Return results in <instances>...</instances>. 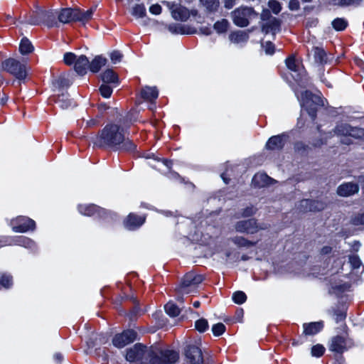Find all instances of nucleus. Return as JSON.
Returning <instances> with one entry per match:
<instances>
[{"instance_id": "obj_12", "label": "nucleus", "mask_w": 364, "mask_h": 364, "mask_svg": "<svg viewBox=\"0 0 364 364\" xmlns=\"http://www.w3.org/2000/svg\"><path fill=\"white\" fill-rule=\"evenodd\" d=\"M145 222V217L130 213L124 220V227L129 230H134L141 226Z\"/></svg>"}, {"instance_id": "obj_48", "label": "nucleus", "mask_w": 364, "mask_h": 364, "mask_svg": "<svg viewBox=\"0 0 364 364\" xmlns=\"http://www.w3.org/2000/svg\"><path fill=\"white\" fill-rule=\"evenodd\" d=\"M41 11L36 13L35 16H30L28 18L26 21L28 23L32 24V25H38L39 23L43 21V16L41 15Z\"/></svg>"}, {"instance_id": "obj_10", "label": "nucleus", "mask_w": 364, "mask_h": 364, "mask_svg": "<svg viewBox=\"0 0 364 364\" xmlns=\"http://www.w3.org/2000/svg\"><path fill=\"white\" fill-rule=\"evenodd\" d=\"M136 337V333L133 330H127L122 333L117 334L112 340V343L117 348H121L127 344L133 342Z\"/></svg>"}, {"instance_id": "obj_17", "label": "nucleus", "mask_w": 364, "mask_h": 364, "mask_svg": "<svg viewBox=\"0 0 364 364\" xmlns=\"http://www.w3.org/2000/svg\"><path fill=\"white\" fill-rule=\"evenodd\" d=\"M274 182L276 181L273 178L264 173L255 174L252 181L253 186L259 188L269 186Z\"/></svg>"}, {"instance_id": "obj_53", "label": "nucleus", "mask_w": 364, "mask_h": 364, "mask_svg": "<svg viewBox=\"0 0 364 364\" xmlns=\"http://www.w3.org/2000/svg\"><path fill=\"white\" fill-rule=\"evenodd\" d=\"M269 6L275 14H277L281 11L280 4L275 0L269 1Z\"/></svg>"}, {"instance_id": "obj_5", "label": "nucleus", "mask_w": 364, "mask_h": 364, "mask_svg": "<svg viewBox=\"0 0 364 364\" xmlns=\"http://www.w3.org/2000/svg\"><path fill=\"white\" fill-rule=\"evenodd\" d=\"M2 68L18 80H23L26 77V65L14 58H9L4 60L2 63Z\"/></svg>"}, {"instance_id": "obj_26", "label": "nucleus", "mask_w": 364, "mask_h": 364, "mask_svg": "<svg viewBox=\"0 0 364 364\" xmlns=\"http://www.w3.org/2000/svg\"><path fill=\"white\" fill-rule=\"evenodd\" d=\"M323 328L322 322H314L304 325V332L306 335H314Z\"/></svg>"}, {"instance_id": "obj_9", "label": "nucleus", "mask_w": 364, "mask_h": 364, "mask_svg": "<svg viewBox=\"0 0 364 364\" xmlns=\"http://www.w3.org/2000/svg\"><path fill=\"white\" fill-rule=\"evenodd\" d=\"M10 225L16 232H26L35 228V222L24 216H18L11 220Z\"/></svg>"}, {"instance_id": "obj_15", "label": "nucleus", "mask_w": 364, "mask_h": 364, "mask_svg": "<svg viewBox=\"0 0 364 364\" xmlns=\"http://www.w3.org/2000/svg\"><path fill=\"white\" fill-rule=\"evenodd\" d=\"M169 9L171 11V15L173 18L178 21H184L188 17V14L187 10L178 4H171L168 3Z\"/></svg>"}, {"instance_id": "obj_46", "label": "nucleus", "mask_w": 364, "mask_h": 364, "mask_svg": "<svg viewBox=\"0 0 364 364\" xmlns=\"http://www.w3.org/2000/svg\"><path fill=\"white\" fill-rule=\"evenodd\" d=\"M362 0H339L338 5L340 6H358L360 5Z\"/></svg>"}, {"instance_id": "obj_24", "label": "nucleus", "mask_w": 364, "mask_h": 364, "mask_svg": "<svg viewBox=\"0 0 364 364\" xmlns=\"http://www.w3.org/2000/svg\"><path fill=\"white\" fill-rule=\"evenodd\" d=\"M41 15L43 16V21L49 27L58 26V22L55 20L58 18V11H41Z\"/></svg>"}, {"instance_id": "obj_42", "label": "nucleus", "mask_w": 364, "mask_h": 364, "mask_svg": "<svg viewBox=\"0 0 364 364\" xmlns=\"http://www.w3.org/2000/svg\"><path fill=\"white\" fill-rule=\"evenodd\" d=\"M232 299L236 304H242L246 301L247 296L243 291H238L233 294Z\"/></svg>"}, {"instance_id": "obj_58", "label": "nucleus", "mask_w": 364, "mask_h": 364, "mask_svg": "<svg viewBox=\"0 0 364 364\" xmlns=\"http://www.w3.org/2000/svg\"><path fill=\"white\" fill-rule=\"evenodd\" d=\"M149 11L153 14L158 15L161 12V7L159 4L152 5L149 8Z\"/></svg>"}, {"instance_id": "obj_56", "label": "nucleus", "mask_w": 364, "mask_h": 364, "mask_svg": "<svg viewBox=\"0 0 364 364\" xmlns=\"http://www.w3.org/2000/svg\"><path fill=\"white\" fill-rule=\"evenodd\" d=\"M300 206L302 210L309 211V206H312V200L308 199L302 200L300 202Z\"/></svg>"}, {"instance_id": "obj_14", "label": "nucleus", "mask_w": 364, "mask_h": 364, "mask_svg": "<svg viewBox=\"0 0 364 364\" xmlns=\"http://www.w3.org/2000/svg\"><path fill=\"white\" fill-rule=\"evenodd\" d=\"M78 210L81 214L87 216L93 215L95 213L98 214L100 216H102L106 212L104 209L93 204L79 205Z\"/></svg>"}, {"instance_id": "obj_2", "label": "nucleus", "mask_w": 364, "mask_h": 364, "mask_svg": "<svg viewBox=\"0 0 364 364\" xmlns=\"http://www.w3.org/2000/svg\"><path fill=\"white\" fill-rule=\"evenodd\" d=\"M94 146L114 150L133 151L136 146L125 136L124 128L119 124L106 125L97 135L91 138Z\"/></svg>"}, {"instance_id": "obj_40", "label": "nucleus", "mask_w": 364, "mask_h": 364, "mask_svg": "<svg viewBox=\"0 0 364 364\" xmlns=\"http://www.w3.org/2000/svg\"><path fill=\"white\" fill-rule=\"evenodd\" d=\"M200 1L209 11H215L219 5V0H200Z\"/></svg>"}, {"instance_id": "obj_11", "label": "nucleus", "mask_w": 364, "mask_h": 364, "mask_svg": "<svg viewBox=\"0 0 364 364\" xmlns=\"http://www.w3.org/2000/svg\"><path fill=\"white\" fill-rule=\"evenodd\" d=\"M235 228L237 232L254 233L258 230V226L254 219H249L237 222Z\"/></svg>"}, {"instance_id": "obj_34", "label": "nucleus", "mask_w": 364, "mask_h": 364, "mask_svg": "<svg viewBox=\"0 0 364 364\" xmlns=\"http://www.w3.org/2000/svg\"><path fill=\"white\" fill-rule=\"evenodd\" d=\"M53 86L56 88H63L68 87L70 85V82L65 75H60L55 78L53 82Z\"/></svg>"}, {"instance_id": "obj_52", "label": "nucleus", "mask_w": 364, "mask_h": 364, "mask_svg": "<svg viewBox=\"0 0 364 364\" xmlns=\"http://www.w3.org/2000/svg\"><path fill=\"white\" fill-rule=\"evenodd\" d=\"M233 242L238 245V246H249V245H252V243L251 242H249L247 240H246L245 238L243 237H236L233 239Z\"/></svg>"}, {"instance_id": "obj_63", "label": "nucleus", "mask_w": 364, "mask_h": 364, "mask_svg": "<svg viewBox=\"0 0 364 364\" xmlns=\"http://www.w3.org/2000/svg\"><path fill=\"white\" fill-rule=\"evenodd\" d=\"M346 317V314L343 312H340L336 314V322H339L342 320H343Z\"/></svg>"}, {"instance_id": "obj_27", "label": "nucleus", "mask_w": 364, "mask_h": 364, "mask_svg": "<svg viewBox=\"0 0 364 364\" xmlns=\"http://www.w3.org/2000/svg\"><path fill=\"white\" fill-rule=\"evenodd\" d=\"M107 63V59L100 55L96 56L90 63L89 68L92 73H97Z\"/></svg>"}, {"instance_id": "obj_60", "label": "nucleus", "mask_w": 364, "mask_h": 364, "mask_svg": "<svg viewBox=\"0 0 364 364\" xmlns=\"http://www.w3.org/2000/svg\"><path fill=\"white\" fill-rule=\"evenodd\" d=\"M299 2L297 0H291L289 2V9L292 11H296L299 9Z\"/></svg>"}, {"instance_id": "obj_36", "label": "nucleus", "mask_w": 364, "mask_h": 364, "mask_svg": "<svg viewBox=\"0 0 364 364\" xmlns=\"http://www.w3.org/2000/svg\"><path fill=\"white\" fill-rule=\"evenodd\" d=\"M75 11H77V16L75 21H86L92 18V10L89 9L86 11H81L78 9H75Z\"/></svg>"}, {"instance_id": "obj_62", "label": "nucleus", "mask_w": 364, "mask_h": 364, "mask_svg": "<svg viewBox=\"0 0 364 364\" xmlns=\"http://www.w3.org/2000/svg\"><path fill=\"white\" fill-rule=\"evenodd\" d=\"M224 4L226 9H232L235 6V0H224Z\"/></svg>"}, {"instance_id": "obj_33", "label": "nucleus", "mask_w": 364, "mask_h": 364, "mask_svg": "<svg viewBox=\"0 0 364 364\" xmlns=\"http://www.w3.org/2000/svg\"><path fill=\"white\" fill-rule=\"evenodd\" d=\"M164 309L170 316L175 317L179 315L181 309L173 302H168L164 306Z\"/></svg>"}, {"instance_id": "obj_3", "label": "nucleus", "mask_w": 364, "mask_h": 364, "mask_svg": "<svg viewBox=\"0 0 364 364\" xmlns=\"http://www.w3.org/2000/svg\"><path fill=\"white\" fill-rule=\"evenodd\" d=\"M301 107L306 110L311 119L316 117L318 107L323 106V101L319 95H313L306 90L301 92Z\"/></svg>"}, {"instance_id": "obj_32", "label": "nucleus", "mask_w": 364, "mask_h": 364, "mask_svg": "<svg viewBox=\"0 0 364 364\" xmlns=\"http://www.w3.org/2000/svg\"><path fill=\"white\" fill-rule=\"evenodd\" d=\"M55 102L63 109H67L72 105V100L66 94L58 95L55 100Z\"/></svg>"}, {"instance_id": "obj_8", "label": "nucleus", "mask_w": 364, "mask_h": 364, "mask_svg": "<svg viewBox=\"0 0 364 364\" xmlns=\"http://www.w3.org/2000/svg\"><path fill=\"white\" fill-rule=\"evenodd\" d=\"M185 360L187 364H203V357L201 349L196 346L189 344L184 349Z\"/></svg>"}, {"instance_id": "obj_20", "label": "nucleus", "mask_w": 364, "mask_h": 364, "mask_svg": "<svg viewBox=\"0 0 364 364\" xmlns=\"http://www.w3.org/2000/svg\"><path fill=\"white\" fill-rule=\"evenodd\" d=\"M358 191V186L353 183H346L341 185L337 190L339 196L343 197L350 196Z\"/></svg>"}, {"instance_id": "obj_25", "label": "nucleus", "mask_w": 364, "mask_h": 364, "mask_svg": "<svg viewBox=\"0 0 364 364\" xmlns=\"http://www.w3.org/2000/svg\"><path fill=\"white\" fill-rule=\"evenodd\" d=\"M345 348V340L341 336L333 338L330 346V350L336 353L343 352Z\"/></svg>"}, {"instance_id": "obj_44", "label": "nucleus", "mask_w": 364, "mask_h": 364, "mask_svg": "<svg viewBox=\"0 0 364 364\" xmlns=\"http://www.w3.org/2000/svg\"><path fill=\"white\" fill-rule=\"evenodd\" d=\"M324 352L325 348L321 344H317L311 348V353L312 356L320 357L324 353Z\"/></svg>"}, {"instance_id": "obj_43", "label": "nucleus", "mask_w": 364, "mask_h": 364, "mask_svg": "<svg viewBox=\"0 0 364 364\" xmlns=\"http://www.w3.org/2000/svg\"><path fill=\"white\" fill-rule=\"evenodd\" d=\"M195 326L200 332L205 331L208 328V321L205 318H200L196 321Z\"/></svg>"}, {"instance_id": "obj_39", "label": "nucleus", "mask_w": 364, "mask_h": 364, "mask_svg": "<svg viewBox=\"0 0 364 364\" xmlns=\"http://www.w3.org/2000/svg\"><path fill=\"white\" fill-rule=\"evenodd\" d=\"M132 14L137 18H143L146 14V9L141 4H136L132 8Z\"/></svg>"}, {"instance_id": "obj_45", "label": "nucleus", "mask_w": 364, "mask_h": 364, "mask_svg": "<svg viewBox=\"0 0 364 364\" xmlns=\"http://www.w3.org/2000/svg\"><path fill=\"white\" fill-rule=\"evenodd\" d=\"M225 331V326L222 323H218L213 326L212 331L214 336H219L222 335Z\"/></svg>"}, {"instance_id": "obj_35", "label": "nucleus", "mask_w": 364, "mask_h": 364, "mask_svg": "<svg viewBox=\"0 0 364 364\" xmlns=\"http://www.w3.org/2000/svg\"><path fill=\"white\" fill-rule=\"evenodd\" d=\"M33 50L31 43L27 38H23L19 46L21 54L25 55L31 53Z\"/></svg>"}, {"instance_id": "obj_19", "label": "nucleus", "mask_w": 364, "mask_h": 364, "mask_svg": "<svg viewBox=\"0 0 364 364\" xmlns=\"http://www.w3.org/2000/svg\"><path fill=\"white\" fill-rule=\"evenodd\" d=\"M286 139L287 136L284 134L272 136L268 140L266 146L271 150L280 149L284 146Z\"/></svg>"}, {"instance_id": "obj_13", "label": "nucleus", "mask_w": 364, "mask_h": 364, "mask_svg": "<svg viewBox=\"0 0 364 364\" xmlns=\"http://www.w3.org/2000/svg\"><path fill=\"white\" fill-rule=\"evenodd\" d=\"M77 11L75 9L65 8L60 11H58V21L63 23H68L72 21H75Z\"/></svg>"}, {"instance_id": "obj_55", "label": "nucleus", "mask_w": 364, "mask_h": 364, "mask_svg": "<svg viewBox=\"0 0 364 364\" xmlns=\"http://www.w3.org/2000/svg\"><path fill=\"white\" fill-rule=\"evenodd\" d=\"M262 46L267 54L272 55L274 53V46L271 42L267 41Z\"/></svg>"}, {"instance_id": "obj_47", "label": "nucleus", "mask_w": 364, "mask_h": 364, "mask_svg": "<svg viewBox=\"0 0 364 364\" xmlns=\"http://www.w3.org/2000/svg\"><path fill=\"white\" fill-rule=\"evenodd\" d=\"M18 243H19V245H23V247H25L26 248H30V249H32V248L35 247V246H36V244L33 240H31V239H29L28 237H21L19 238Z\"/></svg>"}, {"instance_id": "obj_50", "label": "nucleus", "mask_w": 364, "mask_h": 364, "mask_svg": "<svg viewBox=\"0 0 364 364\" xmlns=\"http://www.w3.org/2000/svg\"><path fill=\"white\" fill-rule=\"evenodd\" d=\"M100 90L101 95L106 98L109 97L112 92V87L105 83L101 85Z\"/></svg>"}, {"instance_id": "obj_22", "label": "nucleus", "mask_w": 364, "mask_h": 364, "mask_svg": "<svg viewBox=\"0 0 364 364\" xmlns=\"http://www.w3.org/2000/svg\"><path fill=\"white\" fill-rule=\"evenodd\" d=\"M249 38L247 33L243 31L232 32L229 36V40L235 44H244Z\"/></svg>"}, {"instance_id": "obj_30", "label": "nucleus", "mask_w": 364, "mask_h": 364, "mask_svg": "<svg viewBox=\"0 0 364 364\" xmlns=\"http://www.w3.org/2000/svg\"><path fill=\"white\" fill-rule=\"evenodd\" d=\"M351 129L352 127L347 124H341L337 125L333 132L338 136H349Z\"/></svg>"}, {"instance_id": "obj_4", "label": "nucleus", "mask_w": 364, "mask_h": 364, "mask_svg": "<svg viewBox=\"0 0 364 364\" xmlns=\"http://www.w3.org/2000/svg\"><path fill=\"white\" fill-rule=\"evenodd\" d=\"M288 69L291 72L292 77L299 83L301 87H306L309 85V80L306 76V72L302 65L294 57H290L286 60Z\"/></svg>"}, {"instance_id": "obj_31", "label": "nucleus", "mask_w": 364, "mask_h": 364, "mask_svg": "<svg viewBox=\"0 0 364 364\" xmlns=\"http://www.w3.org/2000/svg\"><path fill=\"white\" fill-rule=\"evenodd\" d=\"M230 26V23L226 19H221L215 22L213 25L215 31L220 34L225 33Z\"/></svg>"}, {"instance_id": "obj_54", "label": "nucleus", "mask_w": 364, "mask_h": 364, "mask_svg": "<svg viewBox=\"0 0 364 364\" xmlns=\"http://www.w3.org/2000/svg\"><path fill=\"white\" fill-rule=\"evenodd\" d=\"M110 58L113 63H117L121 61L122 55L117 50H114L111 53Z\"/></svg>"}, {"instance_id": "obj_64", "label": "nucleus", "mask_w": 364, "mask_h": 364, "mask_svg": "<svg viewBox=\"0 0 364 364\" xmlns=\"http://www.w3.org/2000/svg\"><path fill=\"white\" fill-rule=\"evenodd\" d=\"M125 120L126 121H129V122H132V121H134L135 119L133 118L132 114L131 113H129L126 117V119Z\"/></svg>"}, {"instance_id": "obj_21", "label": "nucleus", "mask_w": 364, "mask_h": 364, "mask_svg": "<svg viewBox=\"0 0 364 364\" xmlns=\"http://www.w3.org/2000/svg\"><path fill=\"white\" fill-rule=\"evenodd\" d=\"M90 61L85 55H80L75 63V70L77 74L83 75L87 73Z\"/></svg>"}, {"instance_id": "obj_23", "label": "nucleus", "mask_w": 364, "mask_h": 364, "mask_svg": "<svg viewBox=\"0 0 364 364\" xmlns=\"http://www.w3.org/2000/svg\"><path fill=\"white\" fill-rule=\"evenodd\" d=\"M158 90L156 87L146 86L141 91V97L146 101L152 102L158 97Z\"/></svg>"}, {"instance_id": "obj_28", "label": "nucleus", "mask_w": 364, "mask_h": 364, "mask_svg": "<svg viewBox=\"0 0 364 364\" xmlns=\"http://www.w3.org/2000/svg\"><path fill=\"white\" fill-rule=\"evenodd\" d=\"M102 80L104 83H117L118 77L116 73L112 70H107L101 75Z\"/></svg>"}, {"instance_id": "obj_59", "label": "nucleus", "mask_w": 364, "mask_h": 364, "mask_svg": "<svg viewBox=\"0 0 364 364\" xmlns=\"http://www.w3.org/2000/svg\"><path fill=\"white\" fill-rule=\"evenodd\" d=\"M255 213V209L253 207H247L243 210L242 215L244 217H247L253 215Z\"/></svg>"}, {"instance_id": "obj_37", "label": "nucleus", "mask_w": 364, "mask_h": 364, "mask_svg": "<svg viewBox=\"0 0 364 364\" xmlns=\"http://www.w3.org/2000/svg\"><path fill=\"white\" fill-rule=\"evenodd\" d=\"M332 26L336 31H343L348 26V21L343 18H337L332 21Z\"/></svg>"}, {"instance_id": "obj_7", "label": "nucleus", "mask_w": 364, "mask_h": 364, "mask_svg": "<svg viewBox=\"0 0 364 364\" xmlns=\"http://www.w3.org/2000/svg\"><path fill=\"white\" fill-rule=\"evenodd\" d=\"M255 15L252 9L241 7L232 12V18L236 26L245 27L249 24L250 20Z\"/></svg>"}, {"instance_id": "obj_1", "label": "nucleus", "mask_w": 364, "mask_h": 364, "mask_svg": "<svg viewBox=\"0 0 364 364\" xmlns=\"http://www.w3.org/2000/svg\"><path fill=\"white\" fill-rule=\"evenodd\" d=\"M127 360L130 362L140 360L141 364H173L178 360V353L171 350H162L157 347H146L136 344L129 348Z\"/></svg>"}, {"instance_id": "obj_57", "label": "nucleus", "mask_w": 364, "mask_h": 364, "mask_svg": "<svg viewBox=\"0 0 364 364\" xmlns=\"http://www.w3.org/2000/svg\"><path fill=\"white\" fill-rule=\"evenodd\" d=\"M353 223L355 225L364 224V214H358L353 219Z\"/></svg>"}, {"instance_id": "obj_29", "label": "nucleus", "mask_w": 364, "mask_h": 364, "mask_svg": "<svg viewBox=\"0 0 364 364\" xmlns=\"http://www.w3.org/2000/svg\"><path fill=\"white\" fill-rule=\"evenodd\" d=\"M314 55L315 61L319 64H324L327 62V55L326 52L320 48L314 49Z\"/></svg>"}, {"instance_id": "obj_6", "label": "nucleus", "mask_w": 364, "mask_h": 364, "mask_svg": "<svg viewBox=\"0 0 364 364\" xmlns=\"http://www.w3.org/2000/svg\"><path fill=\"white\" fill-rule=\"evenodd\" d=\"M202 281L203 277L201 275L190 272L184 277L181 285L177 289L178 293L180 295L191 294L194 291L196 286Z\"/></svg>"}, {"instance_id": "obj_41", "label": "nucleus", "mask_w": 364, "mask_h": 364, "mask_svg": "<svg viewBox=\"0 0 364 364\" xmlns=\"http://www.w3.org/2000/svg\"><path fill=\"white\" fill-rule=\"evenodd\" d=\"M326 206V203L322 200H312V206H309V211H320Z\"/></svg>"}, {"instance_id": "obj_38", "label": "nucleus", "mask_w": 364, "mask_h": 364, "mask_svg": "<svg viewBox=\"0 0 364 364\" xmlns=\"http://www.w3.org/2000/svg\"><path fill=\"white\" fill-rule=\"evenodd\" d=\"M12 285L11 276L6 274H0V290L2 288L9 289Z\"/></svg>"}, {"instance_id": "obj_61", "label": "nucleus", "mask_w": 364, "mask_h": 364, "mask_svg": "<svg viewBox=\"0 0 364 364\" xmlns=\"http://www.w3.org/2000/svg\"><path fill=\"white\" fill-rule=\"evenodd\" d=\"M349 287V284H347V283H345L342 285H335V286H333V289H336V290H338V291H343L346 289H347Z\"/></svg>"}, {"instance_id": "obj_16", "label": "nucleus", "mask_w": 364, "mask_h": 364, "mask_svg": "<svg viewBox=\"0 0 364 364\" xmlns=\"http://www.w3.org/2000/svg\"><path fill=\"white\" fill-rule=\"evenodd\" d=\"M349 261L347 265H349L351 268L350 276L353 277H358L363 272V267L361 265V262L358 256L353 255L348 258Z\"/></svg>"}, {"instance_id": "obj_18", "label": "nucleus", "mask_w": 364, "mask_h": 364, "mask_svg": "<svg viewBox=\"0 0 364 364\" xmlns=\"http://www.w3.org/2000/svg\"><path fill=\"white\" fill-rule=\"evenodd\" d=\"M266 15H267V14H262L263 21H266L262 25V31L265 33L275 32L279 28V21L274 17H270L266 20Z\"/></svg>"}, {"instance_id": "obj_51", "label": "nucleus", "mask_w": 364, "mask_h": 364, "mask_svg": "<svg viewBox=\"0 0 364 364\" xmlns=\"http://www.w3.org/2000/svg\"><path fill=\"white\" fill-rule=\"evenodd\" d=\"M76 60V55L73 53H65L64 54V62L67 65H71L73 63H75Z\"/></svg>"}, {"instance_id": "obj_49", "label": "nucleus", "mask_w": 364, "mask_h": 364, "mask_svg": "<svg viewBox=\"0 0 364 364\" xmlns=\"http://www.w3.org/2000/svg\"><path fill=\"white\" fill-rule=\"evenodd\" d=\"M168 31L172 33H185L183 26L178 23L171 24L168 26Z\"/></svg>"}]
</instances>
